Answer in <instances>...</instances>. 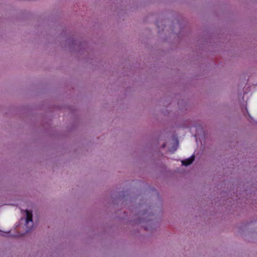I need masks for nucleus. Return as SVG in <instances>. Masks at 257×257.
Listing matches in <instances>:
<instances>
[{
  "mask_svg": "<svg viewBox=\"0 0 257 257\" xmlns=\"http://www.w3.org/2000/svg\"><path fill=\"white\" fill-rule=\"evenodd\" d=\"M194 159L195 157L194 156L192 155L190 158L182 160L181 162L183 165L187 166L192 164V163L194 161Z\"/></svg>",
  "mask_w": 257,
  "mask_h": 257,
  "instance_id": "nucleus-1",
  "label": "nucleus"
},
{
  "mask_svg": "<svg viewBox=\"0 0 257 257\" xmlns=\"http://www.w3.org/2000/svg\"><path fill=\"white\" fill-rule=\"evenodd\" d=\"M26 224H29V222H31L33 224L32 212L31 211L27 210L26 211Z\"/></svg>",
  "mask_w": 257,
  "mask_h": 257,
  "instance_id": "nucleus-2",
  "label": "nucleus"
},
{
  "mask_svg": "<svg viewBox=\"0 0 257 257\" xmlns=\"http://www.w3.org/2000/svg\"><path fill=\"white\" fill-rule=\"evenodd\" d=\"M166 146V145L164 144L163 146H162V147L163 148H165Z\"/></svg>",
  "mask_w": 257,
  "mask_h": 257,
  "instance_id": "nucleus-3",
  "label": "nucleus"
}]
</instances>
